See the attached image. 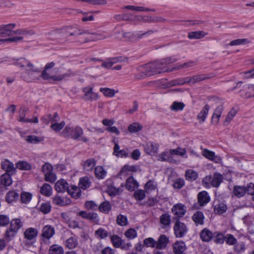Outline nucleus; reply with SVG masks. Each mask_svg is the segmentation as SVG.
Instances as JSON below:
<instances>
[{"label":"nucleus","instance_id":"nucleus-1","mask_svg":"<svg viewBox=\"0 0 254 254\" xmlns=\"http://www.w3.org/2000/svg\"><path fill=\"white\" fill-rule=\"evenodd\" d=\"M16 64L21 67H26V71L22 73V76L28 82L38 79L42 77L40 71L29 61L21 58L17 61Z\"/></svg>","mask_w":254,"mask_h":254},{"label":"nucleus","instance_id":"nucleus-2","mask_svg":"<svg viewBox=\"0 0 254 254\" xmlns=\"http://www.w3.org/2000/svg\"><path fill=\"white\" fill-rule=\"evenodd\" d=\"M209 78L205 74H197L192 77H186L182 79L172 80L168 83L167 86L171 87L175 85H183L186 83L194 84Z\"/></svg>","mask_w":254,"mask_h":254},{"label":"nucleus","instance_id":"nucleus-3","mask_svg":"<svg viewBox=\"0 0 254 254\" xmlns=\"http://www.w3.org/2000/svg\"><path fill=\"white\" fill-rule=\"evenodd\" d=\"M63 133L65 135L73 139H78L84 142L89 141V139L86 136H82L83 131L82 128L79 126L73 127L67 126L64 128Z\"/></svg>","mask_w":254,"mask_h":254},{"label":"nucleus","instance_id":"nucleus-4","mask_svg":"<svg viewBox=\"0 0 254 254\" xmlns=\"http://www.w3.org/2000/svg\"><path fill=\"white\" fill-rule=\"evenodd\" d=\"M139 70H144L147 76H152L160 73L164 71H168V70H164L159 61H155L148 63L139 67Z\"/></svg>","mask_w":254,"mask_h":254},{"label":"nucleus","instance_id":"nucleus-5","mask_svg":"<svg viewBox=\"0 0 254 254\" xmlns=\"http://www.w3.org/2000/svg\"><path fill=\"white\" fill-rule=\"evenodd\" d=\"M35 34L33 30L19 29L15 30V36L11 38H7V43L17 42L22 41L24 38L32 36Z\"/></svg>","mask_w":254,"mask_h":254},{"label":"nucleus","instance_id":"nucleus-6","mask_svg":"<svg viewBox=\"0 0 254 254\" xmlns=\"http://www.w3.org/2000/svg\"><path fill=\"white\" fill-rule=\"evenodd\" d=\"M153 33L152 30H149L147 32H146L142 34H140L138 33H136L135 34L130 33V32H124L123 31L119 32L118 34H121L122 37L120 36H118L117 37L120 39H124L126 41H136L138 39H140L142 38L143 36L146 35H149Z\"/></svg>","mask_w":254,"mask_h":254},{"label":"nucleus","instance_id":"nucleus-7","mask_svg":"<svg viewBox=\"0 0 254 254\" xmlns=\"http://www.w3.org/2000/svg\"><path fill=\"white\" fill-rule=\"evenodd\" d=\"M41 171L44 174L46 181L54 183L56 180V175L53 172V167L50 163H45L42 167Z\"/></svg>","mask_w":254,"mask_h":254},{"label":"nucleus","instance_id":"nucleus-8","mask_svg":"<svg viewBox=\"0 0 254 254\" xmlns=\"http://www.w3.org/2000/svg\"><path fill=\"white\" fill-rule=\"evenodd\" d=\"M174 234L177 238L183 237L188 232V228L185 223L177 218L173 227Z\"/></svg>","mask_w":254,"mask_h":254},{"label":"nucleus","instance_id":"nucleus-9","mask_svg":"<svg viewBox=\"0 0 254 254\" xmlns=\"http://www.w3.org/2000/svg\"><path fill=\"white\" fill-rule=\"evenodd\" d=\"M16 25L14 23L3 24L0 26V37H6L12 36L15 35V31L13 30Z\"/></svg>","mask_w":254,"mask_h":254},{"label":"nucleus","instance_id":"nucleus-10","mask_svg":"<svg viewBox=\"0 0 254 254\" xmlns=\"http://www.w3.org/2000/svg\"><path fill=\"white\" fill-rule=\"evenodd\" d=\"M55 234V228L50 225H46L41 230V236L43 241L49 240Z\"/></svg>","mask_w":254,"mask_h":254},{"label":"nucleus","instance_id":"nucleus-11","mask_svg":"<svg viewBox=\"0 0 254 254\" xmlns=\"http://www.w3.org/2000/svg\"><path fill=\"white\" fill-rule=\"evenodd\" d=\"M172 212L176 216L174 219L176 220L177 218L180 219L183 217L186 213L187 210L185 205L182 203H178L174 205L172 209Z\"/></svg>","mask_w":254,"mask_h":254},{"label":"nucleus","instance_id":"nucleus-12","mask_svg":"<svg viewBox=\"0 0 254 254\" xmlns=\"http://www.w3.org/2000/svg\"><path fill=\"white\" fill-rule=\"evenodd\" d=\"M161 228L163 229L169 230L171 228V216L168 213L162 214L159 217Z\"/></svg>","mask_w":254,"mask_h":254},{"label":"nucleus","instance_id":"nucleus-13","mask_svg":"<svg viewBox=\"0 0 254 254\" xmlns=\"http://www.w3.org/2000/svg\"><path fill=\"white\" fill-rule=\"evenodd\" d=\"M173 254H186L187 246L184 242L177 241L172 245Z\"/></svg>","mask_w":254,"mask_h":254},{"label":"nucleus","instance_id":"nucleus-14","mask_svg":"<svg viewBox=\"0 0 254 254\" xmlns=\"http://www.w3.org/2000/svg\"><path fill=\"white\" fill-rule=\"evenodd\" d=\"M83 92L84 93V98L87 100L93 101L99 98L98 94L94 92L92 88L90 86L84 87L83 89Z\"/></svg>","mask_w":254,"mask_h":254},{"label":"nucleus","instance_id":"nucleus-15","mask_svg":"<svg viewBox=\"0 0 254 254\" xmlns=\"http://www.w3.org/2000/svg\"><path fill=\"white\" fill-rule=\"evenodd\" d=\"M126 59L125 57H118L107 59L103 62L102 66L106 68H111L113 64L126 61Z\"/></svg>","mask_w":254,"mask_h":254},{"label":"nucleus","instance_id":"nucleus-16","mask_svg":"<svg viewBox=\"0 0 254 254\" xmlns=\"http://www.w3.org/2000/svg\"><path fill=\"white\" fill-rule=\"evenodd\" d=\"M159 147L158 143L149 142L144 145V150L147 154L153 155L157 152Z\"/></svg>","mask_w":254,"mask_h":254},{"label":"nucleus","instance_id":"nucleus-17","mask_svg":"<svg viewBox=\"0 0 254 254\" xmlns=\"http://www.w3.org/2000/svg\"><path fill=\"white\" fill-rule=\"evenodd\" d=\"M55 65V63L53 62L48 63L45 66L44 70L42 72V77L45 80L51 79L54 81L56 76H49L48 71L52 68Z\"/></svg>","mask_w":254,"mask_h":254},{"label":"nucleus","instance_id":"nucleus-18","mask_svg":"<svg viewBox=\"0 0 254 254\" xmlns=\"http://www.w3.org/2000/svg\"><path fill=\"white\" fill-rule=\"evenodd\" d=\"M55 190L58 192H64L65 191H67L68 189V185L67 182L64 180H59L55 184Z\"/></svg>","mask_w":254,"mask_h":254},{"label":"nucleus","instance_id":"nucleus-19","mask_svg":"<svg viewBox=\"0 0 254 254\" xmlns=\"http://www.w3.org/2000/svg\"><path fill=\"white\" fill-rule=\"evenodd\" d=\"M198 202L201 206H203L210 201V197L206 191H202L197 195Z\"/></svg>","mask_w":254,"mask_h":254},{"label":"nucleus","instance_id":"nucleus-20","mask_svg":"<svg viewBox=\"0 0 254 254\" xmlns=\"http://www.w3.org/2000/svg\"><path fill=\"white\" fill-rule=\"evenodd\" d=\"M52 199L54 204L60 206L68 205L71 203V200L69 198H63L58 195H55Z\"/></svg>","mask_w":254,"mask_h":254},{"label":"nucleus","instance_id":"nucleus-21","mask_svg":"<svg viewBox=\"0 0 254 254\" xmlns=\"http://www.w3.org/2000/svg\"><path fill=\"white\" fill-rule=\"evenodd\" d=\"M192 219L195 225H203L204 224V216L201 211H197L194 212L192 216Z\"/></svg>","mask_w":254,"mask_h":254},{"label":"nucleus","instance_id":"nucleus-22","mask_svg":"<svg viewBox=\"0 0 254 254\" xmlns=\"http://www.w3.org/2000/svg\"><path fill=\"white\" fill-rule=\"evenodd\" d=\"M223 107L222 105L218 106L214 111L211 119V122L214 125H217L221 116Z\"/></svg>","mask_w":254,"mask_h":254},{"label":"nucleus","instance_id":"nucleus-23","mask_svg":"<svg viewBox=\"0 0 254 254\" xmlns=\"http://www.w3.org/2000/svg\"><path fill=\"white\" fill-rule=\"evenodd\" d=\"M65 246L68 249L76 248L78 245V238L76 236H72L67 239L64 242Z\"/></svg>","mask_w":254,"mask_h":254},{"label":"nucleus","instance_id":"nucleus-24","mask_svg":"<svg viewBox=\"0 0 254 254\" xmlns=\"http://www.w3.org/2000/svg\"><path fill=\"white\" fill-rule=\"evenodd\" d=\"M169 242V239L164 235L160 236L157 241H156V248L157 249H165Z\"/></svg>","mask_w":254,"mask_h":254},{"label":"nucleus","instance_id":"nucleus-25","mask_svg":"<svg viewBox=\"0 0 254 254\" xmlns=\"http://www.w3.org/2000/svg\"><path fill=\"white\" fill-rule=\"evenodd\" d=\"M126 188L129 191H133L138 187V184L132 177H129L126 181Z\"/></svg>","mask_w":254,"mask_h":254},{"label":"nucleus","instance_id":"nucleus-26","mask_svg":"<svg viewBox=\"0 0 254 254\" xmlns=\"http://www.w3.org/2000/svg\"><path fill=\"white\" fill-rule=\"evenodd\" d=\"M1 167L3 170H5L7 173L12 174L15 170L13 164L7 159L1 162Z\"/></svg>","mask_w":254,"mask_h":254},{"label":"nucleus","instance_id":"nucleus-27","mask_svg":"<svg viewBox=\"0 0 254 254\" xmlns=\"http://www.w3.org/2000/svg\"><path fill=\"white\" fill-rule=\"evenodd\" d=\"M223 180V176L218 173H215L211 178V184L213 187H218Z\"/></svg>","mask_w":254,"mask_h":254},{"label":"nucleus","instance_id":"nucleus-28","mask_svg":"<svg viewBox=\"0 0 254 254\" xmlns=\"http://www.w3.org/2000/svg\"><path fill=\"white\" fill-rule=\"evenodd\" d=\"M210 107L208 105H205L201 110V111L198 114L197 119L199 121V123H203L208 115V113Z\"/></svg>","mask_w":254,"mask_h":254},{"label":"nucleus","instance_id":"nucleus-29","mask_svg":"<svg viewBox=\"0 0 254 254\" xmlns=\"http://www.w3.org/2000/svg\"><path fill=\"white\" fill-rule=\"evenodd\" d=\"M246 193V188L244 186H236L233 190V194L237 197H241Z\"/></svg>","mask_w":254,"mask_h":254},{"label":"nucleus","instance_id":"nucleus-30","mask_svg":"<svg viewBox=\"0 0 254 254\" xmlns=\"http://www.w3.org/2000/svg\"><path fill=\"white\" fill-rule=\"evenodd\" d=\"M96 162L94 159L90 158L86 160L83 164V169L86 172L92 171L96 165Z\"/></svg>","mask_w":254,"mask_h":254},{"label":"nucleus","instance_id":"nucleus-31","mask_svg":"<svg viewBox=\"0 0 254 254\" xmlns=\"http://www.w3.org/2000/svg\"><path fill=\"white\" fill-rule=\"evenodd\" d=\"M112 209L111 204L108 201H104L102 202L98 206V210L100 212L108 214Z\"/></svg>","mask_w":254,"mask_h":254},{"label":"nucleus","instance_id":"nucleus-32","mask_svg":"<svg viewBox=\"0 0 254 254\" xmlns=\"http://www.w3.org/2000/svg\"><path fill=\"white\" fill-rule=\"evenodd\" d=\"M132 21L134 22L152 23V17L136 15L133 16Z\"/></svg>","mask_w":254,"mask_h":254},{"label":"nucleus","instance_id":"nucleus-33","mask_svg":"<svg viewBox=\"0 0 254 254\" xmlns=\"http://www.w3.org/2000/svg\"><path fill=\"white\" fill-rule=\"evenodd\" d=\"M200 236L203 241L209 242L211 240L213 235L210 231L205 228L200 232Z\"/></svg>","mask_w":254,"mask_h":254},{"label":"nucleus","instance_id":"nucleus-34","mask_svg":"<svg viewBox=\"0 0 254 254\" xmlns=\"http://www.w3.org/2000/svg\"><path fill=\"white\" fill-rule=\"evenodd\" d=\"M123 9H127L135 11H155V9H149L143 6H135L134 5H126Z\"/></svg>","mask_w":254,"mask_h":254},{"label":"nucleus","instance_id":"nucleus-35","mask_svg":"<svg viewBox=\"0 0 254 254\" xmlns=\"http://www.w3.org/2000/svg\"><path fill=\"white\" fill-rule=\"evenodd\" d=\"M67 191L72 197L76 199L79 198L81 194L80 188L76 186H71V189L68 188Z\"/></svg>","mask_w":254,"mask_h":254},{"label":"nucleus","instance_id":"nucleus-36","mask_svg":"<svg viewBox=\"0 0 254 254\" xmlns=\"http://www.w3.org/2000/svg\"><path fill=\"white\" fill-rule=\"evenodd\" d=\"M64 253L63 247L57 244L52 245L49 250V254H64Z\"/></svg>","mask_w":254,"mask_h":254},{"label":"nucleus","instance_id":"nucleus-37","mask_svg":"<svg viewBox=\"0 0 254 254\" xmlns=\"http://www.w3.org/2000/svg\"><path fill=\"white\" fill-rule=\"evenodd\" d=\"M91 184L90 179L87 177H84L80 179L79 187L83 190H86L90 187Z\"/></svg>","mask_w":254,"mask_h":254},{"label":"nucleus","instance_id":"nucleus-38","mask_svg":"<svg viewBox=\"0 0 254 254\" xmlns=\"http://www.w3.org/2000/svg\"><path fill=\"white\" fill-rule=\"evenodd\" d=\"M207 33L203 31H194L189 33L188 37L190 39H198L204 37Z\"/></svg>","mask_w":254,"mask_h":254},{"label":"nucleus","instance_id":"nucleus-39","mask_svg":"<svg viewBox=\"0 0 254 254\" xmlns=\"http://www.w3.org/2000/svg\"><path fill=\"white\" fill-rule=\"evenodd\" d=\"M95 237L99 239H104L108 236V232L103 228H99L94 232Z\"/></svg>","mask_w":254,"mask_h":254},{"label":"nucleus","instance_id":"nucleus-40","mask_svg":"<svg viewBox=\"0 0 254 254\" xmlns=\"http://www.w3.org/2000/svg\"><path fill=\"white\" fill-rule=\"evenodd\" d=\"M157 188V185L156 182L153 180H149L145 185L144 189L147 193H149L153 190H155Z\"/></svg>","mask_w":254,"mask_h":254},{"label":"nucleus","instance_id":"nucleus-41","mask_svg":"<svg viewBox=\"0 0 254 254\" xmlns=\"http://www.w3.org/2000/svg\"><path fill=\"white\" fill-rule=\"evenodd\" d=\"M18 194L14 190H11L7 192L5 196L6 201L8 203H11L18 198Z\"/></svg>","mask_w":254,"mask_h":254},{"label":"nucleus","instance_id":"nucleus-42","mask_svg":"<svg viewBox=\"0 0 254 254\" xmlns=\"http://www.w3.org/2000/svg\"><path fill=\"white\" fill-rule=\"evenodd\" d=\"M136 171L137 168L136 166L125 165L120 171V175L121 176H126L128 172H135Z\"/></svg>","mask_w":254,"mask_h":254},{"label":"nucleus","instance_id":"nucleus-43","mask_svg":"<svg viewBox=\"0 0 254 254\" xmlns=\"http://www.w3.org/2000/svg\"><path fill=\"white\" fill-rule=\"evenodd\" d=\"M37 234L38 232L36 229L30 228L26 230L24 233V236L26 239L31 240L36 237Z\"/></svg>","mask_w":254,"mask_h":254},{"label":"nucleus","instance_id":"nucleus-44","mask_svg":"<svg viewBox=\"0 0 254 254\" xmlns=\"http://www.w3.org/2000/svg\"><path fill=\"white\" fill-rule=\"evenodd\" d=\"M95 176L99 179H103L106 175V171L101 166H98L95 168Z\"/></svg>","mask_w":254,"mask_h":254},{"label":"nucleus","instance_id":"nucleus-45","mask_svg":"<svg viewBox=\"0 0 254 254\" xmlns=\"http://www.w3.org/2000/svg\"><path fill=\"white\" fill-rule=\"evenodd\" d=\"M1 184L4 186H9L12 184V180L9 173H5L0 178Z\"/></svg>","mask_w":254,"mask_h":254},{"label":"nucleus","instance_id":"nucleus-46","mask_svg":"<svg viewBox=\"0 0 254 254\" xmlns=\"http://www.w3.org/2000/svg\"><path fill=\"white\" fill-rule=\"evenodd\" d=\"M170 151H164L159 154L157 157V160L162 162L170 161L171 159Z\"/></svg>","mask_w":254,"mask_h":254},{"label":"nucleus","instance_id":"nucleus-47","mask_svg":"<svg viewBox=\"0 0 254 254\" xmlns=\"http://www.w3.org/2000/svg\"><path fill=\"white\" fill-rule=\"evenodd\" d=\"M52 188L48 184H44L40 189V192L47 196L52 194Z\"/></svg>","mask_w":254,"mask_h":254},{"label":"nucleus","instance_id":"nucleus-48","mask_svg":"<svg viewBox=\"0 0 254 254\" xmlns=\"http://www.w3.org/2000/svg\"><path fill=\"white\" fill-rule=\"evenodd\" d=\"M28 109L25 107H21L19 111L18 121L21 123H26L28 121V119L25 118Z\"/></svg>","mask_w":254,"mask_h":254},{"label":"nucleus","instance_id":"nucleus-49","mask_svg":"<svg viewBox=\"0 0 254 254\" xmlns=\"http://www.w3.org/2000/svg\"><path fill=\"white\" fill-rule=\"evenodd\" d=\"M251 85L244 87L243 89L240 91L241 96L245 98H249L254 96L253 90L250 89Z\"/></svg>","mask_w":254,"mask_h":254},{"label":"nucleus","instance_id":"nucleus-50","mask_svg":"<svg viewBox=\"0 0 254 254\" xmlns=\"http://www.w3.org/2000/svg\"><path fill=\"white\" fill-rule=\"evenodd\" d=\"M74 75V74L73 72L70 69H68L65 73L58 75V76H56L54 81H61Z\"/></svg>","mask_w":254,"mask_h":254},{"label":"nucleus","instance_id":"nucleus-51","mask_svg":"<svg viewBox=\"0 0 254 254\" xmlns=\"http://www.w3.org/2000/svg\"><path fill=\"white\" fill-rule=\"evenodd\" d=\"M100 91L104 94V95L107 97H113L115 96L116 91L114 89L109 88H100Z\"/></svg>","mask_w":254,"mask_h":254},{"label":"nucleus","instance_id":"nucleus-52","mask_svg":"<svg viewBox=\"0 0 254 254\" xmlns=\"http://www.w3.org/2000/svg\"><path fill=\"white\" fill-rule=\"evenodd\" d=\"M170 151L171 155H177L187 158V156L185 155L187 152L185 148L178 147L176 149H170Z\"/></svg>","mask_w":254,"mask_h":254},{"label":"nucleus","instance_id":"nucleus-53","mask_svg":"<svg viewBox=\"0 0 254 254\" xmlns=\"http://www.w3.org/2000/svg\"><path fill=\"white\" fill-rule=\"evenodd\" d=\"M214 210L215 212L217 213L222 214L226 212L227 210V206L223 203H218L214 204Z\"/></svg>","mask_w":254,"mask_h":254},{"label":"nucleus","instance_id":"nucleus-54","mask_svg":"<svg viewBox=\"0 0 254 254\" xmlns=\"http://www.w3.org/2000/svg\"><path fill=\"white\" fill-rule=\"evenodd\" d=\"M246 245L243 242H239L235 244L234 251L237 253H242L245 251Z\"/></svg>","mask_w":254,"mask_h":254},{"label":"nucleus","instance_id":"nucleus-55","mask_svg":"<svg viewBox=\"0 0 254 254\" xmlns=\"http://www.w3.org/2000/svg\"><path fill=\"white\" fill-rule=\"evenodd\" d=\"M250 43V41L246 38L244 39H238L233 40L230 42L229 45L231 46L246 45Z\"/></svg>","mask_w":254,"mask_h":254},{"label":"nucleus","instance_id":"nucleus-56","mask_svg":"<svg viewBox=\"0 0 254 254\" xmlns=\"http://www.w3.org/2000/svg\"><path fill=\"white\" fill-rule=\"evenodd\" d=\"M111 241L115 248H120L122 245L121 238L117 235H114L111 237Z\"/></svg>","mask_w":254,"mask_h":254},{"label":"nucleus","instance_id":"nucleus-57","mask_svg":"<svg viewBox=\"0 0 254 254\" xmlns=\"http://www.w3.org/2000/svg\"><path fill=\"white\" fill-rule=\"evenodd\" d=\"M116 222L120 226H126L128 224L127 218L125 215L119 214L117 217Z\"/></svg>","mask_w":254,"mask_h":254},{"label":"nucleus","instance_id":"nucleus-58","mask_svg":"<svg viewBox=\"0 0 254 254\" xmlns=\"http://www.w3.org/2000/svg\"><path fill=\"white\" fill-rule=\"evenodd\" d=\"M142 126L138 123H134L130 125L128 127V130L130 132L135 133L141 130Z\"/></svg>","mask_w":254,"mask_h":254},{"label":"nucleus","instance_id":"nucleus-59","mask_svg":"<svg viewBox=\"0 0 254 254\" xmlns=\"http://www.w3.org/2000/svg\"><path fill=\"white\" fill-rule=\"evenodd\" d=\"M176 60L175 58L171 57H168L167 58L162 59L159 61L160 64H161L162 67L164 68V70H168L166 69V66L167 64L175 62Z\"/></svg>","mask_w":254,"mask_h":254},{"label":"nucleus","instance_id":"nucleus-60","mask_svg":"<svg viewBox=\"0 0 254 254\" xmlns=\"http://www.w3.org/2000/svg\"><path fill=\"white\" fill-rule=\"evenodd\" d=\"M22 223L19 219H13L11 221L10 227L16 232L22 226Z\"/></svg>","mask_w":254,"mask_h":254},{"label":"nucleus","instance_id":"nucleus-61","mask_svg":"<svg viewBox=\"0 0 254 254\" xmlns=\"http://www.w3.org/2000/svg\"><path fill=\"white\" fill-rule=\"evenodd\" d=\"M237 114V111L232 109L228 114L226 119L224 121V125L225 126H227L233 119V118L236 116Z\"/></svg>","mask_w":254,"mask_h":254},{"label":"nucleus","instance_id":"nucleus-62","mask_svg":"<svg viewBox=\"0 0 254 254\" xmlns=\"http://www.w3.org/2000/svg\"><path fill=\"white\" fill-rule=\"evenodd\" d=\"M185 107V104L182 102H174L171 106V109L173 111H182Z\"/></svg>","mask_w":254,"mask_h":254},{"label":"nucleus","instance_id":"nucleus-63","mask_svg":"<svg viewBox=\"0 0 254 254\" xmlns=\"http://www.w3.org/2000/svg\"><path fill=\"white\" fill-rule=\"evenodd\" d=\"M225 241L228 245H234L237 242V239L232 234H226L225 235Z\"/></svg>","mask_w":254,"mask_h":254},{"label":"nucleus","instance_id":"nucleus-64","mask_svg":"<svg viewBox=\"0 0 254 254\" xmlns=\"http://www.w3.org/2000/svg\"><path fill=\"white\" fill-rule=\"evenodd\" d=\"M21 201L22 203H27L32 198V194L29 192H23L21 194Z\"/></svg>","mask_w":254,"mask_h":254}]
</instances>
